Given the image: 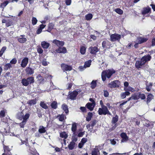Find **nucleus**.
I'll use <instances>...</instances> for the list:
<instances>
[{
  "mask_svg": "<svg viewBox=\"0 0 155 155\" xmlns=\"http://www.w3.org/2000/svg\"><path fill=\"white\" fill-rule=\"evenodd\" d=\"M115 72V70L113 69L103 71L102 72L101 75L102 80L104 81L106 80V78L108 79L110 78Z\"/></svg>",
  "mask_w": 155,
  "mask_h": 155,
  "instance_id": "nucleus-1",
  "label": "nucleus"
},
{
  "mask_svg": "<svg viewBox=\"0 0 155 155\" xmlns=\"http://www.w3.org/2000/svg\"><path fill=\"white\" fill-rule=\"evenodd\" d=\"M35 80L34 78L32 77H29L27 78H23L21 81L22 84L25 86H28L29 84L34 83Z\"/></svg>",
  "mask_w": 155,
  "mask_h": 155,
  "instance_id": "nucleus-2",
  "label": "nucleus"
},
{
  "mask_svg": "<svg viewBox=\"0 0 155 155\" xmlns=\"http://www.w3.org/2000/svg\"><path fill=\"white\" fill-rule=\"evenodd\" d=\"M98 112L100 115H105L107 114L111 115L110 113L108 110L107 108L105 106H102V107L99 108Z\"/></svg>",
  "mask_w": 155,
  "mask_h": 155,
  "instance_id": "nucleus-3",
  "label": "nucleus"
},
{
  "mask_svg": "<svg viewBox=\"0 0 155 155\" xmlns=\"http://www.w3.org/2000/svg\"><path fill=\"white\" fill-rule=\"evenodd\" d=\"M120 84V82L118 80H115L108 84L109 87L111 88L118 87Z\"/></svg>",
  "mask_w": 155,
  "mask_h": 155,
  "instance_id": "nucleus-4",
  "label": "nucleus"
},
{
  "mask_svg": "<svg viewBox=\"0 0 155 155\" xmlns=\"http://www.w3.org/2000/svg\"><path fill=\"white\" fill-rule=\"evenodd\" d=\"M26 110H21L20 111L18 112L16 115L17 118L21 120H22V119H24V117L25 114H29L28 113H26Z\"/></svg>",
  "mask_w": 155,
  "mask_h": 155,
  "instance_id": "nucleus-5",
  "label": "nucleus"
},
{
  "mask_svg": "<svg viewBox=\"0 0 155 155\" xmlns=\"http://www.w3.org/2000/svg\"><path fill=\"white\" fill-rule=\"evenodd\" d=\"M119 119L118 116L116 115L114 117H113L111 123L112 124L113 127L111 129L112 130H114L117 126V124L116 123L118 121Z\"/></svg>",
  "mask_w": 155,
  "mask_h": 155,
  "instance_id": "nucleus-6",
  "label": "nucleus"
},
{
  "mask_svg": "<svg viewBox=\"0 0 155 155\" xmlns=\"http://www.w3.org/2000/svg\"><path fill=\"white\" fill-rule=\"evenodd\" d=\"M30 116V114H26L24 117V119L19 124V125L21 128H23L24 125L26 124L27 120L28 119Z\"/></svg>",
  "mask_w": 155,
  "mask_h": 155,
  "instance_id": "nucleus-7",
  "label": "nucleus"
},
{
  "mask_svg": "<svg viewBox=\"0 0 155 155\" xmlns=\"http://www.w3.org/2000/svg\"><path fill=\"white\" fill-rule=\"evenodd\" d=\"M121 38V35L117 34H112L110 35V41H112L119 40Z\"/></svg>",
  "mask_w": 155,
  "mask_h": 155,
  "instance_id": "nucleus-8",
  "label": "nucleus"
},
{
  "mask_svg": "<svg viewBox=\"0 0 155 155\" xmlns=\"http://www.w3.org/2000/svg\"><path fill=\"white\" fill-rule=\"evenodd\" d=\"M28 61L29 59L28 58L25 57L22 60L21 64V67L23 68H24L26 67L28 63Z\"/></svg>",
  "mask_w": 155,
  "mask_h": 155,
  "instance_id": "nucleus-9",
  "label": "nucleus"
},
{
  "mask_svg": "<svg viewBox=\"0 0 155 155\" xmlns=\"http://www.w3.org/2000/svg\"><path fill=\"white\" fill-rule=\"evenodd\" d=\"M89 51L90 53L96 54V53L98 51L99 49L97 47H91L89 48Z\"/></svg>",
  "mask_w": 155,
  "mask_h": 155,
  "instance_id": "nucleus-10",
  "label": "nucleus"
},
{
  "mask_svg": "<svg viewBox=\"0 0 155 155\" xmlns=\"http://www.w3.org/2000/svg\"><path fill=\"white\" fill-rule=\"evenodd\" d=\"M144 61L141 59L140 61H137L135 63V66L137 68H141L142 66L145 64Z\"/></svg>",
  "mask_w": 155,
  "mask_h": 155,
  "instance_id": "nucleus-11",
  "label": "nucleus"
},
{
  "mask_svg": "<svg viewBox=\"0 0 155 155\" xmlns=\"http://www.w3.org/2000/svg\"><path fill=\"white\" fill-rule=\"evenodd\" d=\"M78 94V92L76 91H74L70 93L68 95V97L71 100H74L77 96Z\"/></svg>",
  "mask_w": 155,
  "mask_h": 155,
  "instance_id": "nucleus-12",
  "label": "nucleus"
},
{
  "mask_svg": "<svg viewBox=\"0 0 155 155\" xmlns=\"http://www.w3.org/2000/svg\"><path fill=\"white\" fill-rule=\"evenodd\" d=\"M52 42L57 46L59 48L63 46L64 44V42L63 41H61L56 39L54 40Z\"/></svg>",
  "mask_w": 155,
  "mask_h": 155,
  "instance_id": "nucleus-13",
  "label": "nucleus"
},
{
  "mask_svg": "<svg viewBox=\"0 0 155 155\" xmlns=\"http://www.w3.org/2000/svg\"><path fill=\"white\" fill-rule=\"evenodd\" d=\"M61 66L63 70L64 71H71L72 69L71 66L64 64H62L61 65Z\"/></svg>",
  "mask_w": 155,
  "mask_h": 155,
  "instance_id": "nucleus-14",
  "label": "nucleus"
},
{
  "mask_svg": "<svg viewBox=\"0 0 155 155\" xmlns=\"http://www.w3.org/2000/svg\"><path fill=\"white\" fill-rule=\"evenodd\" d=\"M17 39L18 41L21 43H24L27 41V39L24 35H21L18 37Z\"/></svg>",
  "mask_w": 155,
  "mask_h": 155,
  "instance_id": "nucleus-15",
  "label": "nucleus"
},
{
  "mask_svg": "<svg viewBox=\"0 0 155 155\" xmlns=\"http://www.w3.org/2000/svg\"><path fill=\"white\" fill-rule=\"evenodd\" d=\"M120 137L122 139L121 140V142H126L128 140V137L127 134L125 133H122L120 134Z\"/></svg>",
  "mask_w": 155,
  "mask_h": 155,
  "instance_id": "nucleus-16",
  "label": "nucleus"
},
{
  "mask_svg": "<svg viewBox=\"0 0 155 155\" xmlns=\"http://www.w3.org/2000/svg\"><path fill=\"white\" fill-rule=\"evenodd\" d=\"M148 39L147 38H144L143 37H137V41L138 42L139 44H142L147 41Z\"/></svg>",
  "mask_w": 155,
  "mask_h": 155,
  "instance_id": "nucleus-17",
  "label": "nucleus"
},
{
  "mask_svg": "<svg viewBox=\"0 0 155 155\" xmlns=\"http://www.w3.org/2000/svg\"><path fill=\"white\" fill-rule=\"evenodd\" d=\"M151 58V56L148 54L143 56L141 59L144 61V62L145 64L146 62L150 61Z\"/></svg>",
  "mask_w": 155,
  "mask_h": 155,
  "instance_id": "nucleus-18",
  "label": "nucleus"
},
{
  "mask_svg": "<svg viewBox=\"0 0 155 155\" xmlns=\"http://www.w3.org/2000/svg\"><path fill=\"white\" fill-rule=\"evenodd\" d=\"M151 12V8L147 6L145 8H144L143 9L142 12V14L144 16L146 14L150 13Z\"/></svg>",
  "mask_w": 155,
  "mask_h": 155,
  "instance_id": "nucleus-19",
  "label": "nucleus"
},
{
  "mask_svg": "<svg viewBox=\"0 0 155 155\" xmlns=\"http://www.w3.org/2000/svg\"><path fill=\"white\" fill-rule=\"evenodd\" d=\"M56 51L58 53H61L63 54L66 53L67 50L65 47H59L58 49L56 50Z\"/></svg>",
  "mask_w": 155,
  "mask_h": 155,
  "instance_id": "nucleus-20",
  "label": "nucleus"
},
{
  "mask_svg": "<svg viewBox=\"0 0 155 155\" xmlns=\"http://www.w3.org/2000/svg\"><path fill=\"white\" fill-rule=\"evenodd\" d=\"M25 71L28 74L31 75L34 73V70L29 67H27Z\"/></svg>",
  "mask_w": 155,
  "mask_h": 155,
  "instance_id": "nucleus-21",
  "label": "nucleus"
},
{
  "mask_svg": "<svg viewBox=\"0 0 155 155\" xmlns=\"http://www.w3.org/2000/svg\"><path fill=\"white\" fill-rule=\"evenodd\" d=\"M41 45L44 49H48L50 45V44L46 41H43L41 42Z\"/></svg>",
  "mask_w": 155,
  "mask_h": 155,
  "instance_id": "nucleus-22",
  "label": "nucleus"
},
{
  "mask_svg": "<svg viewBox=\"0 0 155 155\" xmlns=\"http://www.w3.org/2000/svg\"><path fill=\"white\" fill-rule=\"evenodd\" d=\"M95 105V104H94L93 103L91 104V103H88L86 104V106L90 111H92L93 110Z\"/></svg>",
  "mask_w": 155,
  "mask_h": 155,
  "instance_id": "nucleus-23",
  "label": "nucleus"
},
{
  "mask_svg": "<svg viewBox=\"0 0 155 155\" xmlns=\"http://www.w3.org/2000/svg\"><path fill=\"white\" fill-rule=\"evenodd\" d=\"M60 136L61 137L64 139V143H65L66 140L65 139H66L68 137V134L65 132H62L60 133Z\"/></svg>",
  "mask_w": 155,
  "mask_h": 155,
  "instance_id": "nucleus-24",
  "label": "nucleus"
},
{
  "mask_svg": "<svg viewBox=\"0 0 155 155\" xmlns=\"http://www.w3.org/2000/svg\"><path fill=\"white\" fill-rule=\"evenodd\" d=\"M57 118L61 121H63L66 118V117L63 114L59 115L57 116Z\"/></svg>",
  "mask_w": 155,
  "mask_h": 155,
  "instance_id": "nucleus-25",
  "label": "nucleus"
},
{
  "mask_svg": "<svg viewBox=\"0 0 155 155\" xmlns=\"http://www.w3.org/2000/svg\"><path fill=\"white\" fill-rule=\"evenodd\" d=\"M102 46L104 48H108L109 47V42L108 41H103L102 43Z\"/></svg>",
  "mask_w": 155,
  "mask_h": 155,
  "instance_id": "nucleus-26",
  "label": "nucleus"
},
{
  "mask_svg": "<svg viewBox=\"0 0 155 155\" xmlns=\"http://www.w3.org/2000/svg\"><path fill=\"white\" fill-rule=\"evenodd\" d=\"M75 143L74 141H71L68 145V147L69 150H72L74 147Z\"/></svg>",
  "mask_w": 155,
  "mask_h": 155,
  "instance_id": "nucleus-27",
  "label": "nucleus"
},
{
  "mask_svg": "<svg viewBox=\"0 0 155 155\" xmlns=\"http://www.w3.org/2000/svg\"><path fill=\"white\" fill-rule=\"evenodd\" d=\"M92 155H98L100 153L99 150L97 148H94L92 151Z\"/></svg>",
  "mask_w": 155,
  "mask_h": 155,
  "instance_id": "nucleus-28",
  "label": "nucleus"
},
{
  "mask_svg": "<svg viewBox=\"0 0 155 155\" xmlns=\"http://www.w3.org/2000/svg\"><path fill=\"white\" fill-rule=\"evenodd\" d=\"M130 93L128 91H125L124 92H123L121 93L120 95L121 98L123 99L125 98L126 96L130 95Z\"/></svg>",
  "mask_w": 155,
  "mask_h": 155,
  "instance_id": "nucleus-29",
  "label": "nucleus"
},
{
  "mask_svg": "<svg viewBox=\"0 0 155 155\" xmlns=\"http://www.w3.org/2000/svg\"><path fill=\"white\" fill-rule=\"evenodd\" d=\"M153 85V83H150L149 84H146V89L148 91H150L151 89L152 88V86Z\"/></svg>",
  "mask_w": 155,
  "mask_h": 155,
  "instance_id": "nucleus-30",
  "label": "nucleus"
},
{
  "mask_svg": "<svg viewBox=\"0 0 155 155\" xmlns=\"http://www.w3.org/2000/svg\"><path fill=\"white\" fill-rule=\"evenodd\" d=\"M54 25L52 23H49L48 25V28L47 31L50 32L54 28Z\"/></svg>",
  "mask_w": 155,
  "mask_h": 155,
  "instance_id": "nucleus-31",
  "label": "nucleus"
},
{
  "mask_svg": "<svg viewBox=\"0 0 155 155\" xmlns=\"http://www.w3.org/2000/svg\"><path fill=\"white\" fill-rule=\"evenodd\" d=\"M38 132L40 134L45 133L46 132L45 128L43 126H40L38 130Z\"/></svg>",
  "mask_w": 155,
  "mask_h": 155,
  "instance_id": "nucleus-32",
  "label": "nucleus"
},
{
  "mask_svg": "<svg viewBox=\"0 0 155 155\" xmlns=\"http://www.w3.org/2000/svg\"><path fill=\"white\" fill-rule=\"evenodd\" d=\"M92 116L93 114L92 113H88L86 118V120L88 121H90L92 117Z\"/></svg>",
  "mask_w": 155,
  "mask_h": 155,
  "instance_id": "nucleus-33",
  "label": "nucleus"
},
{
  "mask_svg": "<svg viewBox=\"0 0 155 155\" xmlns=\"http://www.w3.org/2000/svg\"><path fill=\"white\" fill-rule=\"evenodd\" d=\"M62 108L63 110L65 112L66 114L68 113L69 111L67 105L65 104H63L62 106Z\"/></svg>",
  "mask_w": 155,
  "mask_h": 155,
  "instance_id": "nucleus-34",
  "label": "nucleus"
},
{
  "mask_svg": "<svg viewBox=\"0 0 155 155\" xmlns=\"http://www.w3.org/2000/svg\"><path fill=\"white\" fill-rule=\"evenodd\" d=\"M85 19L87 21L90 20L93 17V15L91 13H89L85 16Z\"/></svg>",
  "mask_w": 155,
  "mask_h": 155,
  "instance_id": "nucleus-35",
  "label": "nucleus"
},
{
  "mask_svg": "<svg viewBox=\"0 0 155 155\" xmlns=\"http://www.w3.org/2000/svg\"><path fill=\"white\" fill-rule=\"evenodd\" d=\"M9 3V2L8 1H5L3 3H2L0 5V8H5Z\"/></svg>",
  "mask_w": 155,
  "mask_h": 155,
  "instance_id": "nucleus-36",
  "label": "nucleus"
},
{
  "mask_svg": "<svg viewBox=\"0 0 155 155\" xmlns=\"http://www.w3.org/2000/svg\"><path fill=\"white\" fill-rule=\"evenodd\" d=\"M92 62V61L91 60H89L88 61H86L84 64V66L86 68H87L89 67L91 65V63Z\"/></svg>",
  "mask_w": 155,
  "mask_h": 155,
  "instance_id": "nucleus-37",
  "label": "nucleus"
},
{
  "mask_svg": "<svg viewBox=\"0 0 155 155\" xmlns=\"http://www.w3.org/2000/svg\"><path fill=\"white\" fill-rule=\"evenodd\" d=\"M12 67V66L10 63H7L4 65V69L5 70H7Z\"/></svg>",
  "mask_w": 155,
  "mask_h": 155,
  "instance_id": "nucleus-38",
  "label": "nucleus"
},
{
  "mask_svg": "<svg viewBox=\"0 0 155 155\" xmlns=\"http://www.w3.org/2000/svg\"><path fill=\"white\" fill-rule=\"evenodd\" d=\"M13 25V22L11 19L8 20L6 23V26L7 27L12 25Z\"/></svg>",
  "mask_w": 155,
  "mask_h": 155,
  "instance_id": "nucleus-39",
  "label": "nucleus"
},
{
  "mask_svg": "<svg viewBox=\"0 0 155 155\" xmlns=\"http://www.w3.org/2000/svg\"><path fill=\"white\" fill-rule=\"evenodd\" d=\"M133 100H138L139 99V93H136L132 95Z\"/></svg>",
  "mask_w": 155,
  "mask_h": 155,
  "instance_id": "nucleus-40",
  "label": "nucleus"
},
{
  "mask_svg": "<svg viewBox=\"0 0 155 155\" xmlns=\"http://www.w3.org/2000/svg\"><path fill=\"white\" fill-rule=\"evenodd\" d=\"M153 98V96L151 94H149L148 95L147 98V102L148 103Z\"/></svg>",
  "mask_w": 155,
  "mask_h": 155,
  "instance_id": "nucleus-41",
  "label": "nucleus"
},
{
  "mask_svg": "<svg viewBox=\"0 0 155 155\" xmlns=\"http://www.w3.org/2000/svg\"><path fill=\"white\" fill-rule=\"evenodd\" d=\"M77 129V124L76 123H74L72 124L71 130L74 133L76 131Z\"/></svg>",
  "mask_w": 155,
  "mask_h": 155,
  "instance_id": "nucleus-42",
  "label": "nucleus"
},
{
  "mask_svg": "<svg viewBox=\"0 0 155 155\" xmlns=\"http://www.w3.org/2000/svg\"><path fill=\"white\" fill-rule=\"evenodd\" d=\"M28 103L31 106L35 104L36 103V100H29L28 102Z\"/></svg>",
  "mask_w": 155,
  "mask_h": 155,
  "instance_id": "nucleus-43",
  "label": "nucleus"
},
{
  "mask_svg": "<svg viewBox=\"0 0 155 155\" xmlns=\"http://www.w3.org/2000/svg\"><path fill=\"white\" fill-rule=\"evenodd\" d=\"M86 48L84 46L81 47L80 49V52L81 54H84L86 52Z\"/></svg>",
  "mask_w": 155,
  "mask_h": 155,
  "instance_id": "nucleus-44",
  "label": "nucleus"
},
{
  "mask_svg": "<svg viewBox=\"0 0 155 155\" xmlns=\"http://www.w3.org/2000/svg\"><path fill=\"white\" fill-rule=\"evenodd\" d=\"M40 106L43 108L45 109L48 108V107L46 104L43 102H41L40 103Z\"/></svg>",
  "mask_w": 155,
  "mask_h": 155,
  "instance_id": "nucleus-45",
  "label": "nucleus"
},
{
  "mask_svg": "<svg viewBox=\"0 0 155 155\" xmlns=\"http://www.w3.org/2000/svg\"><path fill=\"white\" fill-rule=\"evenodd\" d=\"M91 87L92 89H93L94 88L96 87L97 85L96 81H93L91 83Z\"/></svg>",
  "mask_w": 155,
  "mask_h": 155,
  "instance_id": "nucleus-46",
  "label": "nucleus"
},
{
  "mask_svg": "<svg viewBox=\"0 0 155 155\" xmlns=\"http://www.w3.org/2000/svg\"><path fill=\"white\" fill-rule=\"evenodd\" d=\"M6 48H7L6 46H4L2 48L1 50L0 51V57L2 56L3 53L6 50Z\"/></svg>",
  "mask_w": 155,
  "mask_h": 155,
  "instance_id": "nucleus-47",
  "label": "nucleus"
},
{
  "mask_svg": "<svg viewBox=\"0 0 155 155\" xmlns=\"http://www.w3.org/2000/svg\"><path fill=\"white\" fill-rule=\"evenodd\" d=\"M51 106L53 108L56 109L57 107V102L55 101L51 103Z\"/></svg>",
  "mask_w": 155,
  "mask_h": 155,
  "instance_id": "nucleus-48",
  "label": "nucleus"
},
{
  "mask_svg": "<svg viewBox=\"0 0 155 155\" xmlns=\"http://www.w3.org/2000/svg\"><path fill=\"white\" fill-rule=\"evenodd\" d=\"M37 51L40 54L42 53L43 52V49L40 46H38L37 48Z\"/></svg>",
  "mask_w": 155,
  "mask_h": 155,
  "instance_id": "nucleus-49",
  "label": "nucleus"
},
{
  "mask_svg": "<svg viewBox=\"0 0 155 155\" xmlns=\"http://www.w3.org/2000/svg\"><path fill=\"white\" fill-rule=\"evenodd\" d=\"M32 24L33 25H35L36 24L37 22V20L36 18L35 17H33L32 18V19L31 20Z\"/></svg>",
  "mask_w": 155,
  "mask_h": 155,
  "instance_id": "nucleus-50",
  "label": "nucleus"
},
{
  "mask_svg": "<svg viewBox=\"0 0 155 155\" xmlns=\"http://www.w3.org/2000/svg\"><path fill=\"white\" fill-rule=\"evenodd\" d=\"M115 11L117 13L120 15H121L123 13V11L121 9L118 8L115 9Z\"/></svg>",
  "mask_w": 155,
  "mask_h": 155,
  "instance_id": "nucleus-51",
  "label": "nucleus"
},
{
  "mask_svg": "<svg viewBox=\"0 0 155 155\" xmlns=\"http://www.w3.org/2000/svg\"><path fill=\"white\" fill-rule=\"evenodd\" d=\"M97 123V121L95 120H94L90 122V124L91 126V129H93V127L95 126Z\"/></svg>",
  "mask_w": 155,
  "mask_h": 155,
  "instance_id": "nucleus-52",
  "label": "nucleus"
},
{
  "mask_svg": "<svg viewBox=\"0 0 155 155\" xmlns=\"http://www.w3.org/2000/svg\"><path fill=\"white\" fill-rule=\"evenodd\" d=\"M21 143L20 144V145H22L23 144H25V145L27 146L29 148H30V146L29 145L28 143V142L27 140L26 141H22L21 140Z\"/></svg>",
  "mask_w": 155,
  "mask_h": 155,
  "instance_id": "nucleus-53",
  "label": "nucleus"
},
{
  "mask_svg": "<svg viewBox=\"0 0 155 155\" xmlns=\"http://www.w3.org/2000/svg\"><path fill=\"white\" fill-rule=\"evenodd\" d=\"M50 84L51 86L50 88L51 89L54 90L57 89V87L53 84V82L51 81L50 82Z\"/></svg>",
  "mask_w": 155,
  "mask_h": 155,
  "instance_id": "nucleus-54",
  "label": "nucleus"
},
{
  "mask_svg": "<svg viewBox=\"0 0 155 155\" xmlns=\"http://www.w3.org/2000/svg\"><path fill=\"white\" fill-rule=\"evenodd\" d=\"M17 61L16 58H14L10 61L9 63L11 64H15L17 63Z\"/></svg>",
  "mask_w": 155,
  "mask_h": 155,
  "instance_id": "nucleus-55",
  "label": "nucleus"
},
{
  "mask_svg": "<svg viewBox=\"0 0 155 155\" xmlns=\"http://www.w3.org/2000/svg\"><path fill=\"white\" fill-rule=\"evenodd\" d=\"M42 64L44 66H46L48 64V63L46 61V59H44L43 60L42 62Z\"/></svg>",
  "mask_w": 155,
  "mask_h": 155,
  "instance_id": "nucleus-56",
  "label": "nucleus"
},
{
  "mask_svg": "<svg viewBox=\"0 0 155 155\" xmlns=\"http://www.w3.org/2000/svg\"><path fill=\"white\" fill-rule=\"evenodd\" d=\"M145 97V96L144 94L139 93V98H140L142 100H143L144 99Z\"/></svg>",
  "mask_w": 155,
  "mask_h": 155,
  "instance_id": "nucleus-57",
  "label": "nucleus"
},
{
  "mask_svg": "<svg viewBox=\"0 0 155 155\" xmlns=\"http://www.w3.org/2000/svg\"><path fill=\"white\" fill-rule=\"evenodd\" d=\"M5 114V110H3L0 112V117H4Z\"/></svg>",
  "mask_w": 155,
  "mask_h": 155,
  "instance_id": "nucleus-58",
  "label": "nucleus"
},
{
  "mask_svg": "<svg viewBox=\"0 0 155 155\" xmlns=\"http://www.w3.org/2000/svg\"><path fill=\"white\" fill-rule=\"evenodd\" d=\"M4 151L5 152L6 151H10V149L8 147V146H4Z\"/></svg>",
  "mask_w": 155,
  "mask_h": 155,
  "instance_id": "nucleus-59",
  "label": "nucleus"
},
{
  "mask_svg": "<svg viewBox=\"0 0 155 155\" xmlns=\"http://www.w3.org/2000/svg\"><path fill=\"white\" fill-rule=\"evenodd\" d=\"M87 141V139L86 138H83L82 139L81 142L84 144L86 143Z\"/></svg>",
  "mask_w": 155,
  "mask_h": 155,
  "instance_id": "nucleus-60",
  "label": "nucleus"
},
{
  "mask_svg": "<svg viewBox=\"0 0 155 155\" xmlns=\"http://www.w3.org/2000/svg\"><path fill=\"white\" fill-rule=\"evenodd\" d=\"M71 0H66L65 3L67 5H70L71 3Z\"/></svg>",
  "mask_w": 155,
  "mask_h": 155,
  "instance_id": "nucleus-61",
  "label": "nucleus"
},
{
  "mask_svg": "<svg viewBox=\"0 0 155 155\" xmlns=\"http://www.w3.org/2000/svg\"><path fill=\"white\" fill-rule=\"evenodd\" d=\"M153 46H155V37H153L152 40V45Z\"/></svg>",
  "mask_w": 155,
  "mask_h": 155,
  "instance_id": "nucleus-62",
  "label": "nucleus"
},
{
  "mask_svg": "<svg viewBox=\"0 0 155 155\" xmlns=\"http://www.w3.org/2000/svg\"><path fill=\"white\" fill-rule=\"evenodd\" d=\"M104 96L106 97H107L109 96V93L107 91H104Z\"/></svg>",
  "mask_w": 155,
  "mask_h": 155,
  "instance_id": "nucleus-63",
  "label": "nucleus"
},
{
  "mask_svg": "<svg viewBox=\"0 0 155 155\" xmlns=\"http://www.w3.org/2000/svg\"><path fill=\"white\" fill-rule=\"evenodd\" d=\"M86 127L87 129H88L89 130H90L91 131V130L92 129H91V125L90 124H89L87 125Z\"/></svg>",
  "mask_w": 155,
  "mask_h": 155,
  "instance_id": "nucleus-64",
  "label": "nucleus"
}]
</instances>
